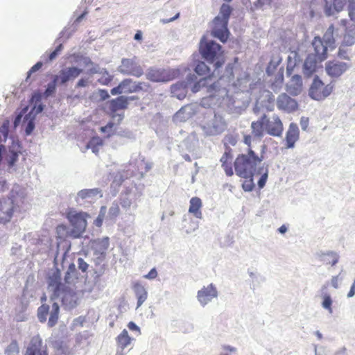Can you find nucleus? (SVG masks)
<instances>
[{
    "label": "nucleus",
    "mask_w": 355,
    "mask_h": 355,
    "mask_svg": "<svg viewBox=\"0 0 355 355\" xmlns=\"http://www.w3.org/2000/svg\"><path fill=\"white\" fill-rule=\"evenodd\" d=\"M199 51L202 58L212 65L214 71L223 65L222 47L215 41L207 39L205 35L202 36L199 44Z\"/></svg>",
    "instance_id": "nucleus-1"
},
{
    "label": "nucleus",
    "mask_w": 355,
    "mask_h": 355,
    "mask_svg": "<svg viewBox=\"0 0 355 355\" xmlns=\"http://www.w3.org/2000/svg\"><path fill=\"white\" fill-rule=\"evenodd\" d=\"M262 161L255 153L249 149L248 154L239 155L234 162V168L237 175L248 179L256 173L257 166Z\"/></svg>",
    "instance_id": "nucleus-2"
},
{
    "label": "nucleus",
    "mask_w": 355,
    "mask_h": 355,
    "mask_svg": "<svg viewBox=\"0 0 355 355\" xmlns=\"http://www.w3.org/2000/svg\"><path fill=\"white\" fill-rule=\"evenodd\" d=\"M227 127L224 117L211 110L205 114L201 122V128L207 136H217L222 134Z\"/></svg>",
    "instance_id": "nucleus-3"
},
{
    "label": "nucleus",
    "mask_w": 355,
    "mask_h": 355,
    "mask_svg": "<svg viewBox=\"0 0 355 355\" xmlns=\"http://www.w3.org/2000/svg\"><path fill=\"white\" fill-rule=\"evenodd\" d=\"M189 87H191L193 93H197L200 89H205L209 94V97L211 98H216L218 96L217 93H219L221 96L227 94V89L221 86L220 81H213L211 76L202 78L198 81L196 79Z\"/></svg>",
    "instance_id": "nucleus-4"
},
{
    "label": "nucleus",
    "mask_w": 355,
    "mask_h": 355,
    "mask_svg": "<svg viewBox=\"0 0 355 355\" xmlns=\"http://www.w3.org/2000/svg\"><path fill=\"white\" fill-rule=\"evenodd\" d=\"M87 217L89 215L83 211H77L73 209L68 212L67 218L72 226L70 231L67 232L69 237L76 239L82 236L87 225Z\"/></svg>",
    "instance_id": "nucleus-5"
},
{
    "label": "nucleus",
    "mask_w": 355,
    "mask_h": 355,
    "mask_svg": "<svg viewBox=\"0 0 355 355\" xmlns=\"http://www.w3.org/2000/svg\"><path fill=\"white\" fill-rule=\"evenodd\" d=\"M333 87L331 84L324 85L318 76H315L309 89V96L315 101L324 100L331 94Z\"/></svg>",
    "instance_id": "nucleus-6"
},
{
    "label": "nucleus",
    "mask_w": 355,
    "mask_h": 355,
    "mask_svg": "<svg viewBox=\"0 0 355 355\" xmlns=\"http://www.w3.org/2000/svg\"><path fill=\"white\" fill-rule=\"evenodd\" d=\"M218 96L216 98L218 101L222 98L223 103L225 105L227 112L231 114L239 116L244 112L248 107L249 103L246 100H243L233 96H229L227 94L225 96H221L217 93Z\"/></svg>",
    "instance_id": "nucleus-7"
},
{
    "label": "nucleus",
    "mask_w": 355,
    "mask_h": 355,
    "mask_svg": "<svg viewBox=\"0 0 355 355\" xmlns=\"http://www.w3.org/2000/svg\"><path fill=\"white\" fill-rule=\"evenodd\" d=\"M51 300H60L67 309H71L77 305L78 297L76 291L69 286L66 285L59 290L57 295H51Z\"/></svg>",
    "instance_id": "nucleus-8"
},
{
    "label": "nucleus",
    "mask_w": 355,
    "mask_h": 355,
    "mask_svg": "<svg viewBox=\"0 0 355 355\" xmlns=\"http://www.w3.org/2000/svg\"><path fill=\"white\" fill-rule=\"evenodd\" d=\"M65 254L66 252L62 255L60 259H59L58 254H57L54 258V265L55 266V269L49 274L47 280L48 288L49 292L51 293V295H57V293L59 292V290L66 286V284H64L61 282L60 270L57 267L58 261H63Z\"/></svg>",
    "instance_id": "nucleus-9"
},
{
    "label": "nucleus",
    "mask_w": 355,
    "mask_h": 355,
    "mask_svg": "<svg viewBox=\"0 0 355 355\" xmlns=\"http://www.w3.org/2000/svg\"><path fill=\"white\" fill-rule=\"evenodd\" d=\"M118 70L123 75L133 76L137 78L144 74V69L137 62L135 56L132 58H123Z\"/></svg>",
    "instance_id": "nucleus-10"
},
{
    "label": "nucleus",
    "mask_w": 355,
    "mask_h": 355,
    "mask_svg": "<svg viewBox=\"0 0 355 355\" xmlns=\"http://www.w3.org/2000/svg\"><path fill=\"white\" fill-rule=\"evenodd\" d=\"M177 72L173 69L150 68L146 73V78L152 82H168L174 79Z\"/></svg>",
    "instance_id": "nucleus-11"
},
{
    "label": "nucleus",
    "mask_w": 355,
    "mask_h": 355,
    "mask_svg": "<svg viewBox=\"0 0 355 355\" xmlns=\"http://www.w3.org/2000/svg\"><path fill=\"white\" fill-rule=\"evenodd\" d=\"M218 293L217 288L212 283L203 286L198 292L196 298L202 307H205L214 300L217 299Z\"/></svg>",
    "instance_id": "nucleus-12"
},
{
    "label": "nucleus",
    "mask_w": 355,
    "mask_h": 355,
    "mask_svg": "<svg viewBox=\"0 0 355 355\" xmlns=\"http://www.w3.org/2000/svg\"><path fill=\"white\" fill-rule=\"evenodd\" d=\"M228 22L223 20L220 16H216L212 21L211 35L225 43L229 37Z\"/></svg>",
    "instance_id": "nucleus-13"
},
{
    "label": "nucleus",
    "mask_w": 355,
    "mask_h": 355,
    "mask_svg": "<svg viewBox=\"0 0 355 355\" xmlns=\"http://www.w3.org/2000/svg\"><path fill=\"white\" fill-rule=\"evenodd\" d=\"M197 76L195 74L189 73L187 75L185 80L172 85L171 87L172 96L179 100L184 98L187 96L189 86L194 82Z\"/></svg>",
    "instance_id": "nucleus-14"
},
{
    "label": "nucleus",
    "mask_w": 355,
    "mask_h": 355,
    "mask_svg": "<svg viewBox=\"0 0 355 355\" xmlns=\"http://www.w3.org/2000/svg\"><path fill=\"white\" fill-rule=\"evenodd\" d=\"M141 196V192H135L130 194L121 196L120 198V205L129 215H134L135 211L138 207V202L140 201Z\"/></svg>",
    "instance_id": "nucleus-15"
},
{
    "label": "nucleus",
    "mask_w": 355,
    "mask_h": 355,
    "mask_svg": "<svg viewBox=\"0 0 355 355\" xmlns=\"http://www.w3.org/2000/svg\"><path fill=\"white\" fill-rule=\"evenodd\" d=\"M103 196V191L99 188L84 189L77 193L76 201L79 205L83 202L92 203Z\"/></svg>",
    "instance_id": "nucleus-16"
},
{
    "label": "nucleus",
    "mask_w": 355,
    "mask_h": 355,
    "mask_svg": "<svg viewBox=\"0 0 355 355\" xmlns=\"http://www.w3.org/2000/svg\"><path fill=\"white\" fill-rule=\"evenodd\" d=\"M83 69L77 67H68L62 69L56 75L55 79L59 81V85H65L68 82L78 78L83 72Z\"/></svg>",
    "instance_id": "nucleus-17"
},
{
    "label": "nucleus",
    "mask_w": 355,
    "mask_h": 355,
    "mask_svg": "<svg viewBox=\"0 0 355 355\" xmlns=\"http://www.w3.org/2000/svg\"><path fill=\"white\" fill-rule=\"evenodd\" d=\"M351 65L338 60L329 61L325 64V71L331 78H338L345 73Z\"/></svg>",
    "instance_id": "nucleus-18"
},
{
    "label": "nucleus",
    "mask_w": 355,
    "mask_h": 355,
    "mask_svg": "<svg viewBox=\"0 0 355 355\" xmlns=\"http://www.w3.org/2000/svg\"><path fill=\"white\" fill-rule=\"evenodd\" d=\"M283 130V123L277 115L272 114L270 118L266 116L265 130L268 135L273 137H281Z\"/></svg>",
    "instance_id": "nucleus-19"
},
{
    "label": "nucleus",
    "mask_w": 355,
    "mask_h": 355,
    "mask_svg": "<svg viewBox=\"0 0 355 355\" xmlns=\"http://www.w3.org/2000/svg\"><path fill=\"white\" fill-rule=\"evenodd\" d=\"M25 355H49L46 345H44L39 336H33Z\"/></svg>",
    "instance_id": "nucleus-20"
},
{
    "label": "nucleus",
    "mask_w": 355,
    "mask_h": 355,
    "mask_svg": "<svg viewBox=\"0 0 355 355\" xmlns=\"http://www.w3.org/2000/svg\"><path fill=\"white\" fill-rule=\"evenodd\" d=\"M319 59L313 53H309L304 62L302 67V73L306 78L311 77L317 72L319 66Z\"/></svg>",
    "instance_id": "nucleus-21"
},
{
    "label": "nucleus",
    "mask_w": 355,
    "mask_h": 355,
    "mask_svg": "<svg viewBox=\"0 0 355 355\" xmlns=\"http://www.w3.org/2000/svg\"><path fill=\"white\" fill-rule=\"evenodd\" d=\"M277 107L279 110L292 112L297 110V103L288 94L283 93L279 95L277 98Z\"/></svg>",
    "instance_id": "nucleus-22"
},
{
    "label": "nucleus",
    "mask_w": 355,
    "mask_h": 355,
    "mask_svg": "<svg viewBox=\"0 0 355 355\" xmlns=\"http://www.w3.org/2000/svg\"><path fill=\"white\" fill-rule=\"evenodd\" d=\"M286 91L291 96H296L300 94L303 90L302 78L300 75L295 74L286 84Z\"/></svg>",
    "instance_id": "nucleus-23"
},
{
    "label": "nucleus",
    "mask_w": 355,
    "mask_h": 355,
    "mask_svg": "<svg viewBox=\"0 0 355 355\" xmlns=\"http://www.w3.org/2000/svg\"><path fill=\"white\" fill-rule=\"evenodd\" d=\"M197 106L193 104H188L183 106L174 115V120L179 122H184L191 119L196 113Z\"/></svg>",
    "instance_id": "nucleus-24"
},
{
    "label": "nucleus",
    "mask_w": 355,
    "mask_h": 355,
    "mask_svg": "<svg viewBox=\"0 0 355 355\" xmlns=\"http://www.w3.org/2000/svg\"><path fill=\"white\" fill-rule=\"evenodd\" d=\"M13 200H0V223L9 222L13 214Z\"/></svg>",
    "instance_id": "nucleus-25"
},
{
    "label": "nucleus",
    "mask_w": 355,
    "mask_h": 355,
    "mask_svg": "<svg viewBox=\"0 0 355 355\" xmlns=\"http://www.w3.org/2000/svg\"><path fill=\"white\" fill-rule=\"evenodd\" d=\"M312 46L315 51V53L313 54L316 55L320 62L327 58V51L329 46L320 37H315L314 38L312 42Z\"/></svg>",
    "instance_id": "nucleus-26"
},
{
    "label": "nucleus",
    "mask_w": 355,
    "mask_h": 355,
    "mask_svg": "<svg viewBox=\"0 0 355 355\" xmlns=\"http://www.w3.org/2000/svg\"><path fill=\"white\" fill-rule=\"evenodd\" d=\"M300 130L295 123H291L286 135V148H292L295 146V142L299 139Z\"/></svg>",
    "instance_id": "nucleus-27"
},
{
    "label": "nucleus",
    "mask_w": 355,
    "mask_h": 355,
    "mask_svg": "<svg viewBox=\"0 0 355 355\" xmlns=\"http://www.w3.org/2000/svg\"><path fill=\"white\" fill-rule=\"evenodd\" d=\"M132 289L137 299V309L141 306L148 297V292L145 287L140 282H135Z\"/></svg>",
    "instance_id": "nucleus-28"
},
{
    "label": "nucleus",
    "mask_w": 355,
    "mask_h": 355,
    "mask_svg": "<svg viewBox=\"0 0 355 355\" xmlns=\"http://www.w3.org/2000/svg\"><path fill=\"white\" fill-rule=\"evenodd\" d=\"M109 244V238L105 236L94 240L92 242V248L95 251V254L105 257Z\"/></svg>",
    "instance_id": "nucleus-29"
},
{
    "label": "nucleus",
    "mask_w": 355,
    "mask_h": 355,
    "mask_svg": "<svg viewBox=\"0 0 355 355\" xmlns=\"http://www.w3.org/2000/svg\"><path fill=\"white\" fill-rule=\"evenodd\" d=\"M121 83L123 93H134L143 89L142 83H136L130 78H125Z\"/></svg>",
    "instance_id": "nucleus-30"
},
{
    "label": "nucleus",
    "mask_w": 355,
    "mask_h": 355,
    "mask_svg": "<svg viewBox=\"0 0 355 355\" xmlns=\"http://www.w3.org/2000/svg\"><path fill=\"white\" fill-rule=\"evenodd\" d=\"M355 44V24H352L345 29L341 46H352Z\"/></svg>",
    "instance_id": "nucleus-31"
},
{
    "label": "nucleus",
    "mask_w": 355,
    "mask_h": 355,
    "mask_svg": "<svg viewBox=\"0 0 355 355\" xmlns=\"http://www.w3.org/2000/svg\"><path fill=\"white\" fill-rule=\"evenodd\" d=\"M266 119V114H263L259 120L251 123L252 132L254 137L257 138H262L263 137Z\"/></svg>",
    "instance_id": "nucleus-32"
},
{
    "label": "nucleus",
    "mask_w": 355,
    "mask_h": 355,
    "mask_svg": "<svg viewBox=\"0 0 355 355\" xmlns=\"http://www.w3.org/2000/svg\"><path fill=\"white\" fill-rule=\"evenodd\" d=\"M128 105V98L125 96H120L110 101V110L116 112L119 110L125 109Z\"/></svg>",
    "instance_id": "nucleus-33"
},
{
    "label": "nucleus",
    "mask_w": 355,
    "mask_h": 355,
    "mask_svg": "<svg viewBox=\"0 0 355 355\" xmlns=\"http://www.w3.org/2000/svg\"><path fill=\"white\" fill-rule=\"evenodd\" d=\"M300 57L299 56L297 51H293L290 53L287 58V67H286V74L287 76H291L295 67L297 63L300 61Z\"/></svg>",
    "instance_id": "nucleus-34"
},
{
    "label": "nucleus",
    "mask_w": 355,
    "mask_h": 355,
    "mask_svg": "<svg viewBox=\"0 0 355 355\" xmlns=\"http://www.w3.org/2000/svg\"><path fill=\"white\" fill-rule=\"evenodd\" d=\"M201 207V200L198 197H193L190 200L189 211L193 214L196 218H202V212L200 210Z\"/></svg>",
    "instance_id": "nucleus-35"
},
{
    "label": "nucleus",
    "mask_w": 355,
    "mask_h": 355,
    "mask_svg": "<svg viewBox=\"0 0 355 355\" xmlns=\"http://www.w3.org/2000/svg\"><path fill=\"white\" fill-rule=\"evenodd\" d=\"M248 274L250 277V288L252 290L259 287L265 281L264 277L260 273L253 271L252 269L248 270Z\"/></svg>",
    "instance_id": "nucleus-36"
},
{
    "label": "nucleus",
    "mask_w": 355,
    "mask_h": 355,
    "mask_svg": "<svg viewBox=\"0 0 355 355\" xmlns=\"http://www.w3.org/2000/svg\"><path fill=\"white\" fill-rule=\"evenodd\" d=\"M132 340L133 338L129 336L128 331L126 329H123L116 337L117 347L125 349V348L130 345Z\"/></svg>",
    "instance_id": "nucleus-37"
},
{
    "label": "nucleus",
    "mask_w": 355,
    "mask_h": 355,
    "mask_svg": "<svg viewBox=\"0 0 355 355\" xmlns=\"http://www.w3.org/2000/svg\"><path fill=\"white\" fill-rule=\"evenodd\" d=\"M53 304L50 311V317L48 321V325L52 327L55 325L58 320L60 306L58 302L52 301Z\"/></svg>",
    "instance_id": "nucleus-38"
},
{
    "label": "nucleus",
    "mask_w": 355,
    "mask_h": 355,
    "mask_svg": "<svg viewBox=\"0 0 355 355\" xmlns=\"http://www.w3.org/2000/svg\"><path fill=\"white\" fill-rule=\"evenodd\" d=\"M320 257L322 261L326 264H331V266H335L339 259L338 254L332 251L327 252V253L322 252L320 255Z\"/></svg>",
    "instance_id": "nucleus-39"
},
{
    "label": "nucleus",
    "mask_w": 355,
    "mask_h": 355,
    "mask_svg": "<svg viewBox=\"0 0 355 355\" xmlns=\"http://www.w3.org/2000/svg\"><path fill=\"white\" fill-rule=\"evenodd\" d=\"M282 60V58L280 56L279 53L273 54L266 68V73L268 76L272 75L274 73L276 68L279 65Z\"/></svg>",
    "instance_id": "nucleus-40"
},
{
    "label": "nucleus",
    "mask_w": 355,
    "mask_h": 355,
    "mask_svg": "<svg viewBox=\"0 0 355 355\" xmlns=\"http://www.w3.org/2000/svg\"><path fill=\"white\" fill-rule=\"evenodd\" d=\"M322 301L321 302L322 307L324 310L327 311V312L329 314H332L333 313V309H332L333 300H332L331 295L327 293H322Z\"/></svg>",
    "instance_id": "nucleus-41"
},
{
    "label": "nucleus",
    "mask_w": 355,
    "mask_h": 355,
    "mask_svg": "<svg viewBox=\"0 0 355 355\" xmlns=\"http://www.w3.org/2000/svg\"><path fill=\"white\" fill-rule=\"evenodd\" d=\"M59 85V81L55 79V76H53L52 81L48 83L46 88L43 93V96L45 98H48L53 95L56 91V86Z\"/></svg>",
    "instance_id": "nucleus-42"
},
{
    "label": "nucleus",
    "mask_w": 355,
    "mask_h": 355,
    "mask_svg": "<svg viewBox=\"0 0 355 355\" xmlns=\"http://www.w3.org/2000/svg\"><path fill=\"white\" fill-rule=\"evenodd\" d=\"M334 26L331 25L327 30L326 33L323 36V42L326 44L329 47L332 46L334 44V38L333 36L334 34Z\"/></svg>",
    "instance_id": "nucleus-43"
},
{
    "label": "nucleus",
    "mask_w": 355,
    "mask_h": 355,
    "mask_svg": "<svg viewBox=\"0 0 355 355\" xmlns=\"http://www.w3.org/2000/svg\"><path fill=\"white\" fill-rule=\"evenodd\" d=\"M194 71L199 76H203L209 73L211 71V67L206 64L204 62L199 61L196 64Z\"/></svg>",
    "instance_id": "nucleus-44"
},
{
    "label": "nucleus",
    "mask_w": 355,
    "mask_h": 355,
    "mask_svg": "<svg viewBox=\"0 0 355 355\" xmlns=\"http://www.w3.org/2000/svg\"><path fill=\"white\" fill-rule=\"evenodd\" d=\"M19 152L13 149H10L8 154L6 155V161L7 162L9 167L15 166L18 160Z\"/></svg>",
    "instance_id": "nucleus-45"
},
{
    "label": "nucleus",
    "mask_w": 355,
    "mask_h": 355,
    "mask_svg": "<svg viewBox=\"0 0 355 355\" xmlns=\"http://www.w3.org/2000/svg\"><path fill=\"white\" fill-rule=\"evenodd\" d=\"M232 12V7L228 4L223 3L220 8V12L218 16H220L223 20L228 22Z\"/></svg>",
    "instance_id": "nucleus-46"
},
{
    "label": "nucleus",
    "mask_w": 355,
    "mask_h": 355,
    "mask_svg": "<svg viewBox=\"0 0 355 355\" xmlns=\"http://www.w3.org/2000/svg\"><path fill=\"white\" fill-rule=\"evenodd\" d=\"M6 355H19V349L16 340H12L5 350Z\"/></svg>",
    "instance_id": "nucleus-47"
},
{
    "label": "nucleus",
    "mask_w": 355,
    "mask_h": 355,
    "mask_svg": "<svg viewBox=\"0 0 355 355\" xmlns=\"http://www.w3.org/2000/svg\"><path fill=\"white\" fill-rule=\"evenodd\" d=\"M49 311V306L46 304H43L39 307L37 311V317L41 322H44L46 320V316Z\"/></svg>",
    "instance_id": "nucleus-48"
},
{
    "label": "nucleus",
    "mask_w": 355,
    "mask_h": 355,
    "mask_svg": "<svg viewBox=\"0 0 355 355\" xmlns=\"http://www.w3.org/2000/svg\"><path fill=\"white\" fill-rule=\"evenodd\" d=\"M9 132V122L5 121L0 127V143L6 141Z\"/></svg>",
    "instance_id": "nucleus-49"
},
{
    "label": "nucleus",
    "mask_w": 355,
    "mask_h": 355,
    "mask_svg": "<svg viewBox=\"0 0 355 355\" xmlns=\"http://www.w3.org/2000/svg\"><path fill=\"white\" fill-rule=\"evenodd\" d=\"M106 212H107L106 207L102 206L100 209L98 216H97L96 219L94 222V224L96 227H100L102 226Z\"/></svg>",
    "instance_id": "nucleus-50"
},
{
    "label": "nucleus",
    "mask_w": 355,
    "mask_h": 355,
    "mask_svg": "<svg viewBox=\"0 0 355 355\" xmlns=\"http://www.w3.org/2000/svg\"><path fill=\"white\" fill-rule=\"evenodd\" d=\"M44 105L42 103L34 104L30 112L26 114V118L31 116H34V118H35L37 114L41 113L44 110Z\"/></svg>",
    "instance_id": "nucleus-51"
},
{
    "label": "nucleus",
    "mask_w": 355,
    "mask_h": 355,
    "mask_svg": "<svg viewBox=\"0 0 355 355\" xmlns=\"http://www.w3.org/2000/svg\"><path fill=\"white\" fill-rule=\"evenodd\" d=\"M92 80L89 77L83 76L78 80L75 85V89L87 87L92 84Z\"/></svg>",
    "instance_id": "nucleus-52"
},
{
    "label": "nucleus",
    "mask_w": 355,
    "mask_h": 355,
    "mask_svg": "<svg viewBox=\"0 0 355 355\" xmlns=\"http://www.w3.org/2000/svg\"><path fill=\"white\" fill-rule=\"evenodd\" d=\"M24 120L28 121V123L26 124V129H25V132L27 135H31V133L33 132V131L35 128V123H34L35 118H34V116H31V117L26 118V115L24 117Z\"/></svg>",
    "instance_id": "nucleus-53"
},
{
    "label": "nucleus",
    "mask_w": 355,
    "mask_h": 355,
    "mask_svg": "<svg viewBox=\"0 0 355 355\" xmlns=\"http://www.w3.org/2000/svg\"><path fill=\"white\" fill-rule=\"evenodd\" d=\"M120 212L119 206L117 202H112V205L110 206L108 211L109 216L112 218H116L119 216Z\"/></svg>",
    "instance_id": "nucleus-54"
},
{
    "label": "nucleus",
    "mask_w": 355,
    "mask_h": 355,
    "mask_svg": "<svg viewBox=\"0 0 355 355\" xmlns=\"http://www.w3.org/2000/svg\"><path fill=\"white\" fill-rule=\"evenodd\" d=\"M76 272V265L74 263H70L68 267V270L66 272V274L64 276V280L67 283L70 282L71 276L75 275Z\"/></svg>",
    "instance_id": "nucleus-55"
},
{
    "label": "nucleus",
    "mask_w": 355,
    "mask_h": 355,
    "mask_svg": "<svg viewBox=\"0 0 355 355\" xmlns=\"http://www.w3.org/2000/svg\"><path fill=\"white\" fill-rule=\"evenodd\" d=\"M242 187L245 191H252L254 187L252 177L245 179L242 184Z\"/></svg>",
    "instance_id": "nucleus-56"
},
{
    "label": "nucleus",
    "mask_w": 355,
    "mask_h": 355,
    "mask_svg": "<svg viewBox=\"0 0 355 355\" xmlns=\"http://www.w3.org/2000/svg\"><path fill=\"white\" fill-rule=\"evenodd\" d=\"M347 10L350 20L355 22V0H351L348 3Z\"/></svg>",
    "instance_id": "nucleus-57"
},
{
    "label": "nucleus",
    "mask_w": 355,
    "mask_h": 355,
    "mask_svg": "<svg viewBox=\"0 0 355 355\" xmlns=\"http://www.w3.org/2000/svg\"><path fill=\"white\" fill-rule=\"evenodd\" d=\"M118 136L121 137L127 138L128 139H135V136L134 133L129 130H120L116 132Z\"/></svg>",
    "instance_id": "nucleus-58"
},
{
    "label": "nucleus",
    "mask_w": 355,
    "mask_h": 355,
    "mask_svg": "<svg viewBox=\"0 0 355 355\" xmlns=\"http://www.w3.org/2000/svg\"><path fill=\"white\" fill-rule=\"evenodd\" d=\"M284 82V68L281 67L277 72L275 80V84H276L277 86H281Z\"/></svg>",
    "instance_id": "nucleus-59"
},
{
    "label": "nucleus",
    "mask_w": 355,
    "mask_h": 355,
    "mask_svg": "<svg viewBox=\"0 0 355 355\" xmlns=\"http://www.w3.org/2000/svg\"><path fill=\"white\" fill-rule=\"evenodd\" d=\"M77 265L78 269L81 270L83 272H87L89 268V264L87 262H85L83 258L80 257L78 258L77 259Z\"/></svg>",
    "instance_id": "nucleus-60"
},
{
    "label": "nucleus",
    "mask_w": 355,
    "mask_h": 355,
    "mask_svg": "<svg viewBox=\"0 0 355 355\" xmlns=\"http://www.w3.org/2000/svg\"><path fill=\"white\" fill-rule=\"evenodd\" d=\"M69 231L70 230L64 225H60L57 227V232L60 235V237H63L64 236H69L67 232Z\"/></svg>",
    "instance_id": "nucleus-61"
},
{
    "label": "nucleus",
    "mask_w": 355,
    "mask_h": 355,
    "mask_svg": "<svg viewBox=\"0 0 355 355\" xmlns=\"http://www.w3.org/2000/svg\"><path fill=\"white\" fill-rule=\"evenodd\" d=\"M225 145L230 144L234 146L237 143V138L233 135H227L224 138Z\"/></svg>",
    "instance_id": "nucleus-62"
},
{
    "label": "nucleus",
    "mask_w": 355,
    "mask_h": 355,
    "mask_svg": "<svg viewBox=\"0 0 355 355\" xmlns=\"http://www.w3.org/2000/svg\"><path fill=\"white\" fill-rule=\"evenodd\" d=\"M268 168L265 169V171L262 173L261 178H259L258 181V187L260 189H262L264 187L266 180L268 179Z\"/></svg>",
    "instance_id": "nucleus-63"
},
{
    "label": "nucleus",
    "mask_w": 355,
    "mask_h": 355,
    "mask_svg": "<svg viewBox=\"0 0 355 355\" xmlns=\"http://www.w3.org/2000/svg\"><path fill=\"white\" fill-rule=\"evenodd\" d=\"M231 148H229L226 149V151L220 158L222 166H224V164H228L227 162L231 159Z\"/></svg>",
    "instance_id": "nucleus-64"
}]
</instances>
